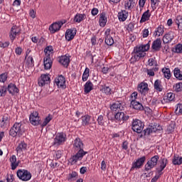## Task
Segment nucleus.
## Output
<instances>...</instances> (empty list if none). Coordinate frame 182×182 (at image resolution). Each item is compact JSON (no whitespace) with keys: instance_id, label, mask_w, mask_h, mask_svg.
I'll return each mask as SVG.
<instances>
[{"instance_id":"1","label":"nucleus","mask_w":182,"mask_h":182,"mask_svg":"<svg viewBox=\"0 0 182 182\" xmlns=\"http://www.w3.org/2000/svg\"><path fill=\"white\" fill-rule=\"evenodd\" d=\"M73 149L76 154L71 156L69 159V162L71 163V164H76L77 161H82L83 156L87 154V151L84 150L85 144H83V141H82L80 138H76L74 140Z\"/></svg>"},{"instance_id":"2","label":"nucleus","mask_w":182,"mask_h":182,"mask_svg":"<svg viewBox=\"0 0 182 182\" xmlns=\"http://www.w3.org/2000/svg\"><path fill=\"white\" fill-rule=\"evenodd\" d=\"M25 133V129H23V124L22 122H16L14 124L13 127L9 130V135L11 137H21L23 136Z\"/></svg>"},{"instance_id":"3","label":"nucleus","mask_w":182,"mask_h":182,"mask_svg":"<svg viewBox=\"0 0 182 182\" xmlns=\"http://www.w3.org/2000/svg\"><path fill=\"white\" fill-rule=\"evenodd\" d=\"M132 57L130 58V63L134 64L136 62H139L140 59L146 56V53L143 52L140 48L134 47V50L132 53Z\"/></svg>"},{"instance_id":"4","label":"nucleus","mask_w":182,"mask_h":182,"mask_svg":"<svg viewBox=\"0 0 182 182\" xmlns=\"http://www.w3.org/2000/svg\"><path fill=\"white\" fill-rule=\"evenodd\" d=\"M144 129V123L139 119H133L132 122V129L136 133L140 134Z\"/></svg>"},{"instance_id":"5","label":"nucleus","mask_w":182,"mask_h":182,"mask_svg":"<svg viewBox=\"0 0 182 182\" xmlns=\"http://www.w3.org/2000/svg\"><path fill=\"white\" fill-rule=\"evenodd\" d=\"M16 174L18 178L21 181H29L32 178V173L26 169H18Z\"/></svg>"},{"instance_id":"6","label":"nucleus","mask_w":182,"mask_h":182,"mask_svg":"<svg viewBox=\"0 0 182 182\" xmlns=\"http://www.w3.org/2000/svg\"><path fill=\"white\" fill-rule=\"evenodd\" d=\"M66 140H68L66 134L65 132H58L55 134L53 144V146H62Z\"/></svg>"},{"instance_id":"7","label":"nucleus","mask_w":182,"mask_h":182,"mask_svg":"<svg viewBox=\"0 0 182 182\" xmlns=\"http://www.w3.org/2000/svg\"><path fill=\"white\" fill-rule=\"evenodd\" d=\"M159 159H160L159 155L152 156L145 164L144 171H150L152 168H154L157 166V163H159Z\"/></svg>"},{"instance_id":"8","label":"nucleus","mask_w":182,"mask_h":182,"mask_svg":"<svg viewBox=\"0 0 182 182\" xmlns=\"http://www.w3.org/2000/svg\"><path fill=\"white\" fill-rule=\"evenodd\" d=\"M163 130L161 126L158 125L157 124H154L153 125H149L148 128L144 130V136H149L151 133H157Z\"/></svg>"},{"instance_id":"9","label":"nucleus","mask_w":182,"mask_h":182,"mask_svg":"<svg viewBox=\"0 0 182 182\" xmlns=\"http://www.w3.org/2000/svg\"><path fill=\"white\" fill-rule=\"evenodd\" d=\"M21 27L15 25L11 27L9 32V39L11 43H14V41L16 39V37L21 35Z\"/></svg>"},{"instance_id":"10","label":"nucleus","mask_w":182,"mask_h":182,"mask_svg":"<svg viewBox=\"0 0 182 182\" xmlns=\"http://www.w3.org/2000/svg\"><path fill=\"white\" fill-rule=\"evenodd\" d=\"M55 85L60 89L65 90L66 89V78L63 75H58L54 81Z\"/></svg>"},{"instance_id":"11","label":"nucleus","mask_w":182,"mask_h":182,"mask_svg":"<svg viewBox=\"0 0 182 182\" xmlns=\"http://www.w3.org/2000/svg\"><path fill=\"white\" fill-rule=\"evenodd\" d=\"M114 119L119 123H124V122H127L130 117L129 115H126L123 112H118L114 114Z\"/></svg>"},{"instance_id":"12","label":"nucleus","mask_w":182,"mask_h":182,"mask_svg":"<svg viewBox=\"0 0 182 182\" xmlns=\"http://www.w3.org/2000/svg\"><path fill=\"white\" fill-rule=\"evenodd\" d=\"M30 122L33 126H38L41 124V118L39 117V113L38 112H33L30 114Z\"/></svg>"},{"instance_id":"13","label":"nucleus","mask_w":182,"mask_h":182,"mask_svg":"<svg viewBox=\"0 0 182 182\" xmlns=\"http://www.w3.org/2000/svg\"><path fill=\"white\" fill-rule=\"evenodd\" d=\"M167 164H168V160L166 158H161L159 166L156 168V171L160 176H163V170L167 167Z\"/></svg>"},{"instance_id":"14","label":"nucleus","mask_w":182,"mask_h":182,"mask_svg":"<svg viewBox=\"0 0 182 182\" xmlns=\"http://www.w3.org/2000/svg\"><path fill=\"white\" fill-rule=\"evenodd\" d=\"M146 161V156H142L136 160L132 163V166L131 168L132 170H134V168H141L143 166H144V162Z\"/></svg>"},{"instance_id":"15","label":"nucleus","mask_w":182,"mask_h":182,"mask_svg":"<svg viewBox=\"0 0 182 182\" xmlns=\"http://www.w3.org/2000/svg\"><path fill=\"white\" fill-rule=\"evenodd\" d=\"M138 91L141 93V96H146L149 93V84L142 82L138 85Z\"/></svg>"},{"instance_id":"16","label":"nucleus","mask_w":182,"mask_h":182,"mask_svg":"<svg viewBox=\"0 0 182 182\" xmlns=\"http://www.w3.org/2000/svg\"><path fill=\"white\" fill-rule=\"evenodd\" d=\"M77 32V30L76 29V28H68L65 32L66 41L70 42V41H72L73 39H74L75 36H76Z\"/></svg>"},{"instance_id":"17","label":"nucleus","mask_w":182,"mask_h":182,"mask_svg":"<svg viewBox=\"0 0 182 182\" xmlns=\"http://www.w3.org/2000/svg\"><path fill=\"white\" fill-rule=\"evenodd\" d=\"M58 62L65 68H68V66H69L70 63V56L69 55V54L61 55L58 58Z\"/></svg>"},{"instance_id":"18","label":"nucleus","mask_w":182,"mask_h":182,"mask_svg":"<svg viewBox=\"0 0 182 182\" xmlns=\"http://www.w3.org/2000/svg\"><path fill=\"white\" fill-rule=\"evenodd\" d=\"M50 82V77L48 74H42L38 79V85L39 86H45V85H48Z\"/></svg>"},{"instance_id":"19","label":"nucleus","mask_w":182,"mask_h":182,"mask_svg":"<svg viewBox=\"0 0 182 182\" xmlns=\"http://www.w3.org/2000/svg\"><path fill=\"white\" fill-rule=\"evenodd\" d=\"M99 25L101 28H105L106 26V23H107V14L105 11H102L99 15Z\"/></svg>"},{"instance_id":"20","label":"nucleus","mask_w":182,"mask_h":182,"mask_svg":"<svg viewBox=\"0 0 182 182\" xmlns=\"http://www.w3.org/2000/svg\"><path fill=\"white\" fill-rule=\"evenodd\" d=\"M63 25V22H62V21L52 23L49 27V31H50V33H56V32H58V31L60 30V28H62Z\"/></svg>"},{"instance_id":"21","label":"nucleus","mask_w":182,"mask_h":182,"mask_svg":"<svg viewBox=\"0 0 182 182\" xmlns=\"http://www.w3.org/2000/svg\"><path fill=\"white\" fill-rule=\"evenodd\" d=\"M123 109V105L119 101L113 102L112 105H110V109L112 110V112H117V113L119 112H122Z\"/></svg>"},{"instance_id":"22","label":"nucleus","mask_w":182,"mask_h":182,"mask_svg":"<svg viewBox=\"0 0 182 182\" xmlns=\"http://www.w3.org/2000/svg\"><path fill=\"white\" fill-rule=\"evenodd\" d=\"M97 122L98 126L106 127V126L109 124V119H106V117H105V115L100 114L98 115L97 118Z\"/></svg>"},{"instance_id":"23","label":"nucleus","mask_w":182,"mask_h":182,"mask_svg":"<svg viewBox=\"0 0 182 182\" xmlns=\"http://www.w3.org/2000/svg\"><path fill=\"white\" fill-rule=\"evenodd\" d=\"M7 92H9V95H16V93H19V88L16 87V85L11 82L7 86Z\"/></svg>"},{"instance_id":"24","label":"nucleus","mask_w":182,"mask_h":182,"mask_svg":"<svg viewBox=\"0 0 182 182\" xmlns=\"http://www.w3.org/2000/svg\"><path fill=\"white\" fill-rule=\"evenodd\" d=\"M174 39V31H168L163 38L164 43H171Z\"/></svg>"},{"instance_id":"25","label":"nucleus","mask_w":182,"mask_h":182,"mask_svg":"<svg viewBox=\"0 0 182 182\" xmlns=\"http://www.w3.org/2000/svg\"><path fill=\"white\" fill-rule=\"evenodd\" d=\"M27 148H28V144L25 143V141L20 142L16 149V151L17 152V156L18 154H22L23 151H26Z\"/></svg>"},{"instance_id":"26","label":"nucleus","mask_w":182,"mask_h":182,"mask_svg":"<svg viewBox=\"0 0 182 182\" xmlns=\"http://www.w3.org/2000/svg\"><path fill=\"white\" fill-rule=\"evenodd\" d=\"M131 106L134 109V110H138L140 112L144 110V107H143V105L135 100H132Z\"/></svg>"},{"instance_id":"27","label":"nucleus","mask_w":182,"mask_h":182,"mask_svg":"<svg viewBox=\"0 0 182 182\" xmlns=\"http://www.w3.org/2000/svg\"><path fill=\"white\" fill-rule=\"evenodd\" d=\"M117 17L120 22H124L129 18V11L121 10V11L118 12Z\"/></svg>"},{"instance_id":"28","label":"nucleus","mask_w":182,"mask_h":182,"mask_svg":"<svg viewBox=\"0 0 182 182\" xmlns=\"http://www.w3.org/2000/svg\"><path fill=\"white\" fill-rule=\"evenodd\" d=\"M43 63L46 70H49V69H51L52 65H53V62L52 61L50 57H44Z\"/></svg>"},{"instance_id":"29","label":"nucleus","mask_w":182,"mask_h":182,"mask_svg":"<svg viewBox=\"0 0 182 182\" xmlns=\"http://www.w3.org/2000/svg\"><path fill=\"white\" fill-rule=\"evenodd\" d=\"M151 16V13H150V10H147L145 12L143 13L140 23H144V22H147V21H150V17Z\"/></svg>"},{"instance_id":"30","label":"nucleus","mask_w":182,"mask_h":182,"mask_svg":"<svg viewBox=\"0 0 182 182\" xmlns=\"http://www.w3.org/2000/svg\"><path fill=\"white\" fill-rule=\"evenodd\" d=\"M176 97V95L173 92H168L166 95L164 96V103H170V102H173Z\"/></svg>"},{"instance_id":"31","label":"nucleus","mask_w":182,"mask_h":182,"mask_svg":"<svg viewBox=\"0 0 182 182\" xmlns=\"http://www.w3.org/2000/svg\"><path fill=\"white\" fill-rule=\"evenodd\" d=\"M9 161L11 163V170H16V167L19 166V161H16V156L13 155L11 156Z\"/></svg>"},{"instance_id":"32","label":"nucleus","mask_w":182,"mask_h":182,"mask_svg":"<svg viewBox=\"0 0 182 182\" xmlns=\"http://www.w3.org/2000/svg\"><path fill=\"white\" fill-rule=\"evenodd\" d=\"M100 90L102 93H105V95L107 96H110V95H112V88H110L109 86H107L106 84L102 85Z\"/></svg>"},{"instance_id":"33","label":"nucleus","mask_w":182,"mask_h":182,"mask_svg":"<svg viewBox=\"0 0 182 182\" xmlns=\"http://www.w3.org/2000/svg\"><path fill=\"white\" fill-rule=\"evenodd\" d=\"M93 90V83L92 81L88 80L86 82V83L84 85V92L85 93H90Z\"/></svg>"},{"instance_id":"34","label":"nucleus","mask_w":182,"mask_h":182,"mask_svg":"<svg viewBox=\"0 0 182 182\" xmlns=\"http://www.w3.org/2000/svg\"><path fill=\"white\" fill-rule=\"evenodd\" d=\"M92 117L89 114H85L81 117L82 126H89Z\"/></svg>"},{"instance_id":"35","label":"nucleus","mask_w":182,"mask_h":182,"mask_svg":"<svg viewBox=\"0 0 182 182\" xmlns=\"http://www.w3.org/2000/svg\"><path fill=\"white\" fill-rule=\"evenodd\" d=\"M151 48L154 50H159L160 48H161V39L156 38L155 41H153Z\"/></svg>"},{"instance_id":"36","label":"nucleus","mask_w":182,"mask_h":182,"mask_svg":"<svg viewBox=\"0 0 182 182\" xmlns=\"http://www.w3.org/2000/svg\"><path fill=\"white\" fill-rule=\"evenodd\" d=\"M85 19H86V14L77 13L74 17V22L80 23V22H82V21H85Z\"/></svg>"},{"instance_id":"37","label":"nucleus","mask_w":182,"mask_h":182,"mask_svg":"<svg viewBox=\"0 0 182 182\" xmlns=\"http://www.w3.org/2000/svg\"><path fill=\"white\" fill-rule=\"evenodd\" d=\"M9 124V118L8 115H4L2 117V120L0 122V127L1 129H6V126Z\"/></svg>"},{"instance_id":"38","label":"nucleus","mask_w":182,"mask_h":182,"mask_svg":"<svg viewBox=\"0 0 182 182\" xmlns=\"http://www.w3.org/2000/svg\"><path fill=\"white\" fill-rule=\"evenodd\" d=\"M171 51L173 53H177L178 55L182 54V43H178L172 48Z\"/></svg>"},{"instance_id":"39","label":"nucleus","mask_w":182,"mask_h":182,"mask_svg":"<svg viewBox=\"0 0 182 182\" xmlns=\"http://www.w3.org/2000/svg\"><path fill=\"white\" fill-rule=\"evenodd\" d=\"M154 87L155 89V90L156 92H163V85H161V80H156L155 82H154Z\"/></svg>"},{"instance_id":"40","label":"nucleus","mask_w":182,"mask_h":182,"mask_svg":"<svg viewBox=\"0 0 182 182\" xmlns=\"http://www.w3.org/2000/svg\"><path fill=\"white\" fill-rule=\"evenodd\" d=\"M164 33V26L159 25L155 30V36H163Z\"/></svg>"},{"instance_id":"41","label":"nucleus","mask_w":182,"mask_h":182,"mask_svg":"<svg viewBox=\"0 0 182 182\" xmlns=\"http://www.w3.org/2000/svg\"><path fill=\"white\" fill-rule=\"evenodd\" d=\"M45 58H50V55H53V47L48 46L44 49Z\"/></svg>"},{"instance_id":"42","label":"nucleus","mask_w":182,"mask_h":182,"mask_svg":"<svg viewBox=\"0 0 182 182\" xmlns=\"http://www.w3.org/2000/svg\"><path fill=\"white\" fill-rule=\"evenodd\" d=\"M53 119V116L50 114H48V115L44 119V121L42 124H41V127H45L48 126V124L50 122V121Z\"/></svg>"},{"instance_id":"43","label":"nucleus","mask_w":182,"mask_h":182,"mask_svg":"<svg viewBox=\"0 0 182 182\" xmlns=\"http://www.w3.org/2000/svg\"><path fill=\"white\" fill-rule=\"evenodd\" d=\"M162 73H164V77L166 79H170L171 77V72L170 71V68H164L161 70Z\"/></svg>"},{"instance_id":"44","label":"nucleus","mask_w":182,"mask_h":182,"mask_svg":"<svg viewBox=\"0 0 182 182\" xmlns=\"http://www.w3.org/2000/svg\"><path fill=\"white\" fill-rule=\"evenodd\" d=\"M173 75L178 80H182V73L181 70L178 68H176L173 70Z\"/></svg>"},{"instance_id":"45","label":"nucleus","mask_w":182,"mask_h":182,"mask_svg":"<svg viewBox=\"0 0 182 182\" xmlns=\"http://www.w3.org/2000/svg\"><path fill=\"white\" fill-rule=\"evenodd\" d=\"M77 172L73 171L72 173H70L68 176V180L69 181H75L77 178Z\"/></svg>"},{"instance_id":"46","label":"nucleus","mask_w":182,"mask_h":182,"mask_svg":"<svg viewBox=\"0 0 182 182\" xmlns=\"http://www.w3.org/2000/svg\"><path fill=\"white\" fill-rule=\"evenodd\" d=\"M136 48L142 52L146 53L147 50H149V49H150V43H148L146 44H141L139 46H136Z\"/></svg>"},{"instance_id":"47","label":"nucleus","mask_w":182,"mask_h":182,"mask_svg":"<svg viewBox=\"0 0 182 182\" xmlns=\"http://www.w3.org/2000/svg\"><path fill=\"white\" fill-rule=\"evenodd\" d=\"M26 65L28 68H33V66H35V61L33 60V57H32L31 55H29L27 58Z\"/></svg>"},{"instance_id":"48","label":"nucleus","mask_w":182,"mask_h":182,"mask_svg":"<svg viewBox=\"0 0 182 182\" xmlns=\"http://www.w3.org/2000/svg\"><path fill=\"white\" fill-rule=\"evenodd\" d=\"M172 163L174 166H180L182 164V157L174 156L172 161Z\"/></svg>"},{"instance_id":"49","label":"nucleus","mask_w":182,"mask_h":182,"mask_svg":"<svg viewBox=\"0 0 182 182\" xmlns=\"http://www.w3.org/2000/svg\"><path fill=\"white\" fill-rule=\"evenodd\" d=\"M90 70L89 68H86L82 74V82H86L89 79Z\"/></svg>"},{"instance_id":"50","label":"nucleus","mask_w":182,"mask_h":182,"mask_svg":"<svg viewBox=\"0 0 182 182\" xmlns=\"http://www.w3.org/2000/svg\"><path fill=\"white\" fill-rule=\"evenodd\" d=\"M8 92V87L3 85L0 86V96L1 97H4V96H6V92Z\"/></svg>"},{"instance_id":"51","label":"nucleus","mask_w":182,"mask_h":182,"mask_svg":"<svg viewBox=\"0 0 182 182\" xmlns=\"http://www.w3.org/2000/svg\"><path fill=\"white\" fill-rule=\"evenodd\" d=\"M175 23L178 26V28L180 31H182V16H178L176 17V19L175 21Z\"/></svg>"},{"instance_id":"52","label":"nucleus","mask_w":182,"mask_h":182,"mask_svg":"<svg viewBox=\"0 0 182 182\" xmlns=\"http://www.w3.org/2000/svg\"><path fill=\"white\" fill-rule=\"evenodd\" d=\"M105 42L106 45H107L108 46H112L114 43V40L113 39V37H112V36L105 37Z\"/></svg>"},{"instance_id":"53","label":"nucleus","mask_w":182,"mask_h":182,"mask_svg":"<svg viewBox=\"0 0 182 182\" xmlns=\"http://www.w3.org/2000/svg\"><path fill=\"white\" fill-rule=\"evenodd\" d=\"M134 3L133 2V0H129L127 1L125 4V9H132V8H133V6H134Z\"/></svg>"},{"instance_id":"54","label":"nucleus","mask_w":182,"mask_h":182,"mask_svg":"<svg viewBox=\"0 0 182 182\" xmlns=\"http://www.w3.org/2000/svg\"><path fill=\"white\" fill-rule=\"evenodd\" d=\"M175 113L178 116H181V114H182V104H178L176 105V109L175 110Z\"/></svg>"},{"instance_id":"55","label":"nucleus","mask_w":182,"mask_h":182,"mask_svg":"<svg viewBox=\"0 0 182 182\" xmlns=\"http://www.w3.org/2000/svg\"><path fill=\"white\" fill-rule=\"evenodd\" d=\"M148 65L149 66H159L157 64V60H156V58H149L148 60Z\"/></svg>"},{"instance_id":"56","label":"nucleus","mask_w":182,"mask_h":182,"mask_svg":"<svg viewBox=\"0 0 182 182\" xmlns=\"http://www.w3.org/2000/svg\"><path fill=\"white\" fill-rule=\"evenodd\" d=\"M173 90L175 92H181L182 90V82L176 83L173 85Z\"/></svg>"},{"instance_id":"57","label":"nucleus","mask_w":182,"mask_h":182,"mask_svg":"<svg viewBox=\"0 0 182 182\" xmlns=\"http://www.w3.org/2000/svg\"><path fill=\"white\" fill-rule=\"evenodd\" d=\"M164 100H157V99H156V98H154V99L152 100V103H153V105H154L155 106H158V105H160V104H161V105H165V103H164Z\"/></svg>"},{"instance_id":"58","label":"nucleus","mask_w":182,"mask_h":182,"mask_svg":"<svg viewBox=\"0 0 182 182\" xmlns=\"http://www.w3.org/2000/svg\"><path fill=\"white\" fill-rule=\"evenodd\" d=\"M151 8L154 11V9H157V7L159 6V0H151Z\"/></svg>"},{"instance_id":"59","label":"nucleus","mask_w":182,"mask_h":182,"mask_svg":"<svg viewBox=\"0 0 182 182\" xmlns=\"http://www.w3.org/2000/svg\"><path fill=\"white\" fill-rule=\"evenodd\" d=\"M7 79H8V75H6V73H2L0 75V82L1 83H5Z\"/></svg>"},{"instance_id":"60","label":"nucleus","mask_w":182,"mask_h":182,"mask_svg":"<svg viewBox=\"0 0 182 182\" xmlns=\"http://www.w3.org/2000/svg\"><path fill=\"white\" fill-rule=\"evenodd\" d=\"M127 30L128 31V32H133V31H134V23L130 22L127 25Z\"/></svg>"},{"instance_id":"61","label":"nucleus","mask_w":182,"mask_h":182,"mask_svg":"<svg viewBox=\"0 0 182 182\" xmlns=\"http://www.w3.org/2000/svg\"><path fill=\"white\" fill-rule=\"evenodd\" d=\"M147 0H139V5L141 11L144 8V5H146V2Z\"/></svg>"},{"instance_id":"62","label":"nucleus","mask_w":182,"mask_h":182,"mask_svg":"<svg viewBox=\"0 0 182 182\" xmlns=\"http://www.w3.org/2000/svg\"><path fill=\"white\" fill-rule=\"evenodd\" d=\"M9 45H10L9 41H5L4 43H0V48H8Z\"/></svg>"},{"instance_id":"63","label":"nucleus","mask_w":182,"mask_h":182,"mask_svg":"<svg viewBox=\"0 0 182 182\" xmlns=\"http://www.w3.org/2000/svg\"><path fill=\"white\" fill-rule=\"evenodd\" d=\"M14 180H15V178L14 177V174L8 175L6 178L7 182H14Z\"/></svg>"},{"instance_id":"64","label":"nucleus","mask_w":182,"mask_h":182,"mask_svg":"<svg viewBox=\"0 0 182 182\" xmlns=\"http://www.w3.org/2000/svg\"><path fill=\"white\" fill-rule=\"evenodd\" d=\"M166 132L168 133H173V132H174V126L173 125H169L166 129Z\"/></svg>"}]
</instances>
